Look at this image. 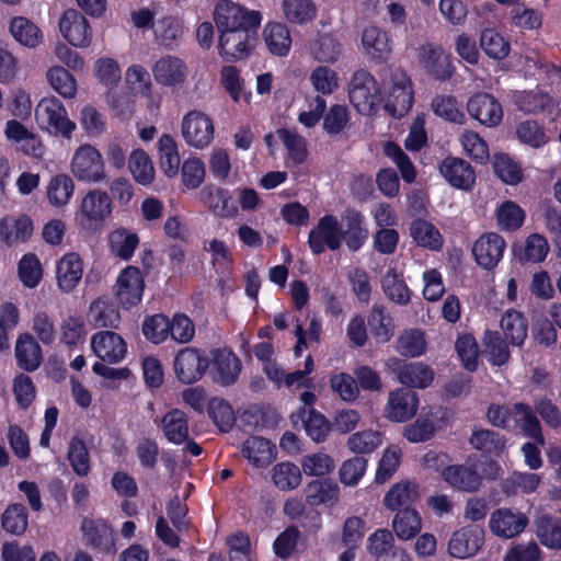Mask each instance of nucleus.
Listing matches in <instances>:
<instances>
[{"instance_id":"1","label":"nucleus","mask_w":561,"mask_h":561,"mask_svg":"<svg viewBox=\"0 0 561 561\" xmlns=\"http://www.w3.org/2000/svg\"><path fill=\"white\" fill-rule=\"evenodd\" d=\"M449 456L446 453L430 450L424 455V462L440 473L443 480L453 489L462 492H476L482 478L474 465H446Z\"/></svg>"},{"instance_id":"2","label":"nucleus","mask_w":561,"mask_h":561,"mask_svg":"<svg viewBox=\"0 0 561 561\" xmlns=\"http://www.w3.org/2000/svg\"><path fill=\"white\" fill-rule=\"evenodd\" d=\"M112 214V201L106 192L90 190L81 199L75 222L81 232L95 233Z\"/></svg>"},{"instance_id":"3","label":"nucleus","mask_w":561,"mask_h":561,"mask_svg":"<svg viewBox=\"0 0 561 561\" xmlns=\"http://www.w3.org/2000/svg\"><path fill=\"white\" fill-rule=\"evenodd\" d=\"M348 98L352 105L362 115L376 114L382 101L378 81L366 69H359L352 76Z\"/></svg>"},{"instance_id":"4","label":"nucleus","mask_w":561,"mask_h":561,"mask_svg":"<svg viewBox=\"0 0 561 561\" xmlns=\"http://www.w3.org/2000/svg\"><path fill=\"white\" fill-rule=\"evenodd\" d=\"M38 127L56 137L70 139L76 124L68 117L62 102L55 96L42 99L35 108Z\"/></svg>"},{"instance_id":"5","label":"nucleus","mask_w":561,"mask_h":561,"mask_svg":"<svg viewBox=\"0 0 561 561\" xmlns=\"http://www.w3.org/2000/svg\"><path fill=\"white\" fill-rule=\"evenodd\" d=\"M71 172L77 180L87 183H99L106 178L102 154L91 145H82L75 151Z\"/></svg>"},{"instance_id":"6","label":"nucleus","mask_w":561,"mask_h":561,"mask_svg":"<svg viewBox=\"0 0 561 561\" xmlns=\"http://www.w3.org/2000/svg\"><path fill=\"white\" fill-rule=\"evenodd\" d=\"M210 367V358L205 351L196 347H184L174 358L176 378L185 385L199 380Z\"/></svg>"},{"instance_id":"7","label":"nucleus","mask_w":561,"mask_h":561,"mask_svg":"<svg viewBox=\"0 0 561 561\" xmlns=\"http://www.w3.org/2000/svg\"><path fill=\"white\" fill-rule=\"evenodd\" d=\"M214 20L218 31L259 27L262 14L259 11H248L230 0H220L215 8Z\"/></svg>"},{"instance_id":"8","label":"nucleus","mask_w":561,"mask_h":561,"mask_svg":"<svg viewBox=\"0 0 561 561\" xmlns=\"http://www.w3.org/2000/svg\"><path fill=\"white\" fill-rule=\"evenodd\" d=\"M414 92L412 81L404 71L396 70L391 75V87L383 105L393 118H401L412 108Z\"/></svg>"},{"instance_id":"9","label":"nucleus","mask_w":561,"mask_h":561,"mask_svg":"<svg viewBox=\"0 0 561 561\" xmlns=\"http://www.w3.org/2000/svg\"><path fill=\"white\" fill-rule=\"evenodd\" d=\"M257 27L226 28L219 31L218 48L228 62L244 59L251 50V39Z\"/></svg>"},{"instance_id":"10","label":"nucleus","mask_w":561,"mask_h":561,"mask_svg":"<svg viewBox=\"0 0 561 561\" xmlns=\"http://www.w3.org/2000/svg\"><path fill=\"white\" fill-rule=\"evenodd\" d=\"M308 245L314 255H320L328 248L336 251L341 248V225L339 219L331 214L321 217L311 229L308 237Z\"/></svg>"},{"instance_id":"11","label":"nucleus","mask_w":561,"mask_h":561,"mask_svg":"<svg viewBox=\"0 0 561 561\" xmlns=\"http://www.w3.org/2000/svg\"><path fill=\"white\" fill-rule=\"evenodd\" d=\"M81 531L85 545L94 551L104 554L116 552L115 535L106 519L84 517L81 523Z\"/></svg>"},{"instance_id":"12","label":"nucleus","mask_w":561,"mask_h":561,"mask_svg":"<svg viewBox=\"0 0 561 561\" xmlns=\"http://www.w3.org/2000/svg\"><path fill=\"white\" fill-rule=\"evenodd\" d=\"M211 118L199 111L188 112L182 121V136L185 142L196 149L207 147L214 139Z\"/></svg>"},{"instance_id":"13","label":"nucleus","mask_w":561,"mask_h":561,"mask_svg":"<svg viewBox=\"0 0 561 561\" xmlns=\"http://www.w3.org/2000/svg\"><path fill=\"white\" fill-rule=\"evenodd\" d=\"M484 543V529L470 524L455 530L448 541V553L457 559L473 557Z\"/></svg>"},{"instance_id":"14","label":"nucleus","mask_w":561,"mask_h":561,"mask_svg":"<svg viewBox=\"0 0 561 561\" xmlns=\"http://www.w3.org/2000/svg\"><path fill=\"white\" fill-rule=\"evenodd\" d=\"M59 30L65 39L75 47H87L92 41V28L88 20L75 9L62 13Z\"/></svg>"},{"instance_id":"15","label":"nucleus","mask_w":561,"mask_h":561,"mask_svg":"<svg viewBox=\"0 0 561 561\" xmlns=\"http://www.w3.org/2000/svg\"><path fill=\"white\" fill-rule=\"evenodd\" d=\"M469 115L480 124L495 127L503 119V108L497 99L486 92H478L467 103Z\"/></svg>"},{"instance_id":"16","label":"nucleus","mask_w":561,"mask_h":561,"mask_svg":"<svg viewBox=\"0 0 561 561\" xmlns=\"http://www.w3.org/2000/svg\"><path fill=\"white\" fill-rule=\"evenodd\" d=\"M210 354L214 380L222 386L233 385L242 369L240 358L227 347L214 348Z\"/></svg>"},{"instance_id":"17","label":"nucleus","mask_w":561,"mask_h":561,"mask_svg":"<svg viewBox=\"0 0 561 561\" xmlns=\"http://www.w3.org/2000/svg\"><path fill=\"white\" fill-rule=\"evenodd\" d=\"M91 348L96 357L108 364L122 362L127 353L125 340L113 331L94 333L91 337Z\"/></svg>"},{"instance_id":"18","label":"nucleus","mask_w":561,"mask_h":561,"mask_svg":"<svg viewBox=\"0 0 561 561\" xmlns=\"http://www.w3.org/2000/svg\"><path fill=\"white\" fill-rule=\"evenodd\" d=\"M116 286V296L124 309H130L141 301L145 283L138 267H125L118 275Z\"/></svg>"},{"instance_id":"19","label":"nucleus","mask_w":561,"mask_h":561,"mask_svg":"<svg viewBox=\"0 0 561 561\" xmlns=\"http://www.w3.org/2000/svg\"><path fill=\"white\" fill-rule=\"evenodd\" d=\"M420 60L426 72L438 81H447L455 73L453 57L445 54L440 46L427 44L421 47Z\"/></svg>"},{"instance_id":"20","label":"nucleus","mask_w":561,"mask_h":561,"mask_svg":"<svg viewBox=\"0 0 561 561\" xmlns=\"http://www.w3.org/2000/svg\"><path fill=\"white\" fill-rule=\"evenodd\" d=\"M528 523L529 519L524 513L501 507L492 512L489 527L495 536L511 539L522 534Z\"/></svg>"},{"instance_id":"21","label":"nucleus","mask_w":561,"mask_h":561,"mask_svg":"<svg viewBox=\"0 0 561 561\" xmlns=\"http://www.w3.org/2000/svg\"><path fill=\"white\" fill-rule=\"evenodd\" d=\"M342 222L344 228L341 227V242L344 241L351 252H358L369 237L364 215L355 208H346Z\"/></svg>"},{"instance_id":"22","label":"nucleus","mask_w":561,"mask_h":561,"mask_svg":"<svg viewBox=\"0 0 561 561\" xmlns=\"http://www.w3.org/2000/svg\"><path fill=\"white\" fill-rule=\"evenodd\" d=\"M417 408V393L413 389L398 388L389 393L385 413L391 421L405 422L416 414Z\"/></svg>"},{"instance_id":"23","label":"nucleus","mask_w":561,"mask_h":561,"mask_svg":"<svg viewBox=\"0 0 561 561\" xmlns=\"http://www.w3.org/2000/svg\"><path fill=\"white\" fill-rule=\"evenodd\" d=\"M505 241L496 232L482 234L472 249L476 262L484 270H493L503 257Z\"/></svg>"},{"instance_id":"24","label":"nucleus","mask_w":561,"mask_h":561,"mask_svg":"<svg viewBox=\"0 0 561 561\" xmlns=\"http://www.w3.org/2000/svg\"><path fill=\"white\" fill-rule=\"evenodd\" d=\"M439 172L455 188L470 191L476 182L471 164L458 157L448 156L439 164Z\"/></svg>"},{"instance_id":"25","label":"nucleus","mask_w":561,"mask_h":561,"mask_svg":"<svg viewBox=\"0 0 561 561\" xmlns=\"http://www.w3.org/2000/svg\"><path fill=\"white\" fill-rule=\"evenodd\" d=\"M199 195L203 204L214 215L221 218H234L238 215V206L230 191L209 184L202 188Z\"/></svg>"},{"instance_id":"26","label":"nucleus","mask_w":561,"mask_h":561,"mask_svg":"<svg viewBox=\"0 0 561 561\" xmlns=\"http://www.w3.org/2000/svg\"><path fill=\"white\" fill-rule=\"evenodd\" d=\"M82 274L83 261L78 253H67L57 262V285L64 293H71L81 280Z\"/></svg>"},{"instance_id":"27","label":"nucleus","mask_w":561,"mask_h":561,"mask_svg":"<svg viewBox=\"0 0 561 561\" xmlns=\"http://www.w3.org/2000/svg\"><path fill=\"white\" fill-rule=\"evenodd\" d=\"M397 367L393 371L400 383L407 386V388H427L434 379L433 369L423 363H401L396 362Z\"/></svg>"},{"instance_id":"28","label":"nucleus","mask_w":561,"mask_h":561,"mask_svg":"<svg viewBox=\"0 0 561 561\" xmlns=\"http://www.w3.org/2000/svg\"><path fill=\"white\" fill-rule=\"evenodd\" d=\"M14 353L18 366L27 373L35 371L43 362L42 348L28 333L19 335Z\"/></svg>"},{"instance_id":"29","label":"nucleus","mask_w":561,"mask_h":561,"mask_svg":"<svg viewBox=\"0 0 561 561\" xmlns=\"http://www.w3.org/2000/svg\"><path fill=\"white\" fill-rule=\"evenodd\" d=\"M362 44L365 53L377 62L386 61L391 51L388 34L375 25L364 28Z\"/></svg>"},{"instance_id":"30","label":"nucleus","mask_w":561,"mask_h":561,"mask_svg":"<svg viewBox=\"0 0 561 561\" xmlns=\"http://www.w3.org/2000/svg\"><path fill=\"white\" fill-rule=\"evenodd\" d=\"M469 443L485 457H500L505 449L506 438L499 432L477 428L472 431Z\"/></svg>"},{"instance_id":"31","label":"nucleus","mask_w":561,"mask_h":561,"mask_svg":"<svg viewBox=\"0 0 561 561\" xmlns=\"http://www.w3.org/2000/svg\"><path fill=\"white\" fill-rule=\"evenodd\" d=\"M186 66L178 57L165 56L156 61L152 72L156 81L162 85L173 87L185 79Z\"/></svg>"},{"instance_id":"32","label":"nucleus","mask_w":561,"mask_h":561,"mask_svg":"<svg viewBox=\"0 0 561 561\" xmlns=\"http://www.w3.org/2000/svg\"><path fill=\"white\" fill-rule=\"evenodd\" d=\"M275 446L261 436H250L242 445V456L256 468L267 467L274 459Z\"/></svg>"},{"instance_id":"33","label":"nucleus","mask_w":561,"mask_h":561,"mask_svg":"<svg viewBox=\"0 0 561 561\" xmlns=\"http://www.w3.org/2000/svg\"><path fill=\"white\" fill-rule=\"evenodd\" d=\"M368 327L378 343H387L394 335V321L386 306L375 302L368 314Z\"/></svg>"},{"instance_id":"34","label":"nucleus","mask_w":561,"mask_h":561,"mask_svg":"<svg viewBox=\"0 0 561 561\" xmlns=\"http://www.w3.org/2000/svg\"><path fill=\"white\" fill-rule=\"evenodd\" d=\"M304 492L306 502L310 506H318L321 504L333 505L339 499L340 489L336 482L330 478H325L310 481L305 486Z\"/></svg>"},{"instance_id":"35","label":"nucleus","mask_w":561,"mask_h":561,"mask_svg":"<svg viewBox=\"0 0 561 561\" xmlns=\"http://www.w3.org/2000/svg\"><path fill=\"white\" fill-rule=\"evenodd\" d=\"M549 252V244L542 234H529L522 245H513V254L522 264L541 263L546 260Z\"/></svg>"},{"instance_id":"36","label":"nucleus","mask_w":561,"mask_h":561,"mask_svg":"<svg viewBox=\"0 0 561 561\" xmlns=\"http://www.w3.org/2000/svg\"><path fill=\"white\" fill-rule=\"evenodd\" d=\"M32 233L33 221L26 215H22L18 219L5 217L0 221L1 240L9 247L18 242H25Z\"/></svg>"},{"instance_id":"37","label":"nucleus","mask_w":561,"mask_h":561,"mask_svg":"<svg viewBox=\"0 0 561 561\" xmlns=\"http://www.w3.org/2000/svg\"><path fill=\"white\" fill-rule=\"evenodd\" d=\"M161 426L165 438L172 444L181 445L188 438V417L180 409L168 411L161 420Z\"/></svg>"},{"instance_id":"38","label":"nucleus","mask_w":561,"mask_h":561,"mask_svg":"<svg viewBox=\"0 0 561 561\" xmlns=\"http://www.w3.org/2000/svg\"><path fill=\"white\" fill-rule=\"evenodd\" d=\"M410 236L419 247L431 251H439L444 244L439 230L425 219L417 218L411 222Z\"/></svg>"},{"instance_id":"39","label":"nucleus","mask_w":561,"mask_h":561,"mask_svg":"<svg viewBox=\"0 0 561 561\" xmlns=\"http://www.w3.org/2000/svg\"><path fill=\"white\" fill-rule=\"evenodd\" d=\"M501 329L511 344L522 346L527 337L528 320L525 314L518 310H507L500 321Z\"/></svg>"},{"instance_id":"40","label":"nucleus","mask_w":561,"mask_h":561,"mask_svg":"<svg viewBox=\"0 0 561 561\" xmlns=\"http://www.w3.org/2000/svg\"><path fill=\"white\" fill-rule=\"evenodd\" d=\"M139 237L126 228H116L108 236L112 254L123 261H129L139 245Z\"/></svg>"},{"instance_id":"41","label":"nucleus","mask_w":561,"mask_h":561,"mask_svg":"<svg viewBox=\"0 0 561 561\" xmlns=\"http://www.w3.org/2000/svg\"><path fill=\"white\" fill-rule=\"evenodd\" d=\"M515 415L520 417L517 420L519 428L525 437L533 439L539 445H545V435L536 411L525 402L514 403Z\"/></svg>"},{"instance_id":"42","label":"nucleus","mask_w":561,"mask_h":561,"mask_svg":"<svg viewBox=\"0 0 561 561\" xmlns=\"http://www.w3.org/2000/svg\"><path fill=\"white\" fill-rule=\"evenodd\" d=\"M541 483V476L533 472L513 471L501 483V490L507 496L518 493L530 494L535 492Z\"/></svg>"},{"instance_id":"43","label":"nucleus","mask_w":561,"mask_h":561,"mask_svg":"<svg viewBox=\"0 0 561 561\" xmlns=\"http://www.w3.org/2000/svg\"><path fill=\"white\" fill-rule=\"evenodd\" d=\"M417 495V486L410 481H402L393 484L383 497L385 505L397 511L412 508L415 496Z\"/></svg>"},{"instance_id":"44","label":"nucleus","mask_w":561,"mask_h":561,"mask_svg":"<svg viewBox=\"0 0 561 561\" xmlns=\"http://www.w3.org/2000/svg\"><path fill=\"white\" fill-rule=\"evenodd\" d=\"M306 434L317 443L324 442L329 432L330 423L323 414L313 408H301L298 412Z\"/></svg>"},{"instance_id":"45","label":"nucleus","mask_w":561,"mask_h":561,"mask_svg":"<svg viewBox=\"0 0 561 561\" xmlns=\"http://www.w3.org/2000/svg\"><path fill=\"white\" fill-rule=\"evenodd\" d=\"M381 287L389 300L407 306L411 301V291L401 274L394 268H389L381 278Z\"/></svg>"},{"instance_id":"46","label":"nucleus","mask_w":561,"mask_h":561,"mask_svg":"<svg viewBox=\"0 0 561 561\" xmlns=\"http://www.w3.org/2000/svg\"><path fill=\"white\" fill-rule=\"evenodd\" d=\"M515 103L518 110L526 114L550 113L553 108V99L538 89L522 92Z\"/></svg>"},{"instance_id":"47","label":"nucleus","mask_w":561,"mask_h":561,"mask_svg":"<svg viewBox=\"0 0 561 561\" xmlns=\"http://www.w3.org/2000/svg\"><path fill=\"white\" fill-rule=\"evenodd\" d=\"M516 137L520 144L533 149H539L549 142L543 123L535 119H525L516 126Z\"/></svg>"},{"instance_id":"48","label":"nucleus","mask_w":561,"mask_h":561,"mask_svg":"<svg viewBox=\"0 0 561 561\" xmlns=\"http://www.w3.org/2000/svg\"><path fill=\"white\" fill-rule=\"evenodd\" d=\"M264 39L268 50L275 56H287L291 37L287 26L284 23H268L264 30Z\"/></svg>"},{"instance_id":"49","label":"nucleus","mask_w":561,"mask_h":561,"mask_svg":"<svg viewBox=\"0 0 561 561\" xmlns=\"http://www.w3.org/2000/svg\"><path fill=\"white\" fill-rule=\"evenodd\" d=\"M158 151L162 172L168 178L175 176L181 161L174 138L169 134H163L158 141Z\"/></svg>"},{"instance_id":"50","label":"nucleus","mask_w":561,"mask_h":561,"mask_svg":"<svg viewBox=\"0 0 561 561\" xmlns=\"http://www.w3.org/2000/svg\"><path fill=\"white\" fill-rule=\"evenodd\" d=\"M10 32L21 45L34 48L42 43V31L28 19L15 16L10 23Z\"/></svg>"},{"instance_id":"51","label":"nucleus","mask_w":561,"mask_h":561,"mask_svg":"<svg viewBox=\"0 0 561 561\" xmlns=\"http://www.w3.org/2000/svg\"><path fill=\"white\" fill-rule=\"evenodd\" d=\"M421 516L414 508L399 510L394 515L392 528L402 540L414 538L421 530Z\"/></svg>"},{"instance_id":"52","label":"nucleus","mask_w":561,"mask_h":561,"mask_svg":"<svg viewBox=\"0 0 561 561\" xmlns=\"http://www.w3.org/2000/svg\"><path fill=\"white\" fill-rule=\"evenodd\" d=\"M75 183L72 179L65 173L53 176L47 186V199L55 207L67 205L73 195Z\"/></svg>"},{"instance_id":"53","label":"nucleus","mask_w":561,"mask_h":561,"mask_svg":"<svg viewBox=\"0 0 561 561\" xmlns=\"http://www.w3.org/2000/svg\"><path fill=\"white\" fill-rule=\"evenodd\" d=\"M207 413L221 433L230 432L236 423L232 407L222 398H211L207 405Z\"/></svg>"},{"instance_id":"54","label":"nucleus","mask_w":561,"mask_h":561,"mask_svg":"<svg viewBox=\"0 0 561 561\" xmlns=\"http://www.w3.org/2000/svg\"><path fill=\"white\" fill-rule=\"evenodd\" d=\"M154 35L160 45L168 49H173L178 46L179 39L183 35V25L174 16H164L156 23Z\"/></svg>"},{"instance_id":"55","label":"nucleus","mask_w":561,"mask_h":561,"mask_svg":"<svg viewBox=\"0 0 561 561\" xmlns=\"http://www.w3.org/2000/svg\"><path fill=\"white\" fill-rule=\"evenodd\" d=\"M480 46L484 54L495 60L505 59L511 50V44L494 28H485L480 35Z\"/></svg>"},{"instance_id":"56","label":"nucleus","mask_w":561,"mask_h":561,"mask_svg":"<svg viewBox=\"0 0 561 561\" xmlns=\"http://www.w3.org/2000/svg\"><path fill=\"white\" fill-rule=\"evenodd\" d=\"M2 528L11 535H23L28 526V513L21 503L8 505L1 515Z\"/></svg>"},{"instance_id":"57","label":"nucleus","mask_w":561,"mask_h":561,"mask_svg":"<svg viewBox=\"0 0 561 561\" xmlns=\"http://www.w3.org/2000/svg\"><path fill=\"white\" fill-rule=\"evenodd\" d=\"M128 167L134 180L141 185H149L154 179V169L148 153L142 149L133 150Z\"/></svg>"},{"instance_id":"58","label":"nucleus","mask_w":561,"mask_h":561,"mask_svg":"<svg viewBox=\"0 0 561 561\" xmlns=\"http://www.w3.org/2000/svg\"><path fill=\"white\" fill-rule=\"evenodd\" d=\"M537 537L541 545L551 549H561V519L542 515L537 520Z\"/></svg>"},{"instance_id":"59","label":"nucleus","mask_w":561,"mask_h":561,"mask_svg":"<svg viewBox=\"0 0 561 561\" xmlns=\"http://www.w3.org/2000/svg\"><path fill=\"white\" fill-rule=\"evenodd\" d=\"M342 46L332 34H319L311 43L310 50L314 59L321 62H335Z\"/></svg>"},{"instance_id":"60","label":"nucleus","mask_w":561,"mask_h":561,"mask_svg":"<svg viewBox=\"0 0 561 561\" xmlns=\"http://www.w3.org/2000/svg\"><path fill=\"white\" fill-rule=\"evenodd\" d=\"M67 459L79 477H85L91 471L90 455L84 440L78 436L71 438L69 443Z\"/></svg>"},{"instance_id":"61","label":"nucleus","mask_w":561,"mask_h":561,"mask_svg":"<svg viewBox=\"0 0 561 561\" xmlns=\"http://www.w3.org/2000/svg\"><path fill=\"white\" fill-rule=\"evenodd\" d=\"M426 350V340L420 329L404 330L397 340V351L405 357H419Z\"/></svg>"},{"instance_id":"62","label":"nucleus","mask_w":561,"mask_h":561,"mask_svg":"<svg viewBox=\"0 0 561 561\" xmlns=\"http://www.w3.org/2000/svg\"><path fill=\"white\" fill-rule=\"evenodd\" d=\"M524 209L512 201H505L496 211L499 227L508 232L518 230L525 221Z\"/></svg>"},{"instance_id":"63","label":"nucleus","mask_w":561,"mask_h":561,"mask_svg":"<svg viewBox=\"0 0 561 561\" xmlns=\"http://www.w3.org/2000/svg\"><path fill=\"white\" fill-rule=\"evenodd\" d=\"M382 444V435L378 431L356 432L348 437L347 447L356 456L369 455Z\"/></svg>"},{"instance_id":"64","label":"nucleus","mask_w":561,"mask_h":561,"mask_svg":"<svg viewBox=\"0 0 561 561\" xmlns=\"http://www.w3.org/2000/svg\"><path fill=\"white\" fill-rule=\"evenodd\" d=\"M485 353L493 366L505 365L511 356L508 344L497 331H486L484 335Z\"/></svg>"}]
</instances>
